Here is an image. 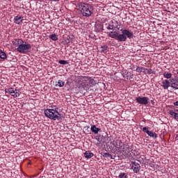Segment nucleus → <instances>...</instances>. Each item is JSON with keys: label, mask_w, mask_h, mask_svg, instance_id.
I'll list each match as a JSON object with an SVG mask.
<instances>
[{"label": "nucleus", "mask_w": 178, "mask_h": 178, "mask_svg": "<svg viewBox=\"0 0 178 178\" xmlns=\"http://www.w3.org/2000/svg\"><path fill=\"white\" fill-rule=\"evenodd\" d=\"M120 31L122 32V34H119L117 31H111L108 33V37L115 38L120 42H124V41H127V38H129L130 40L133 37V32L129 29H121Z\"/></svg>", "instance_id": "1"}, {"label": "nucleus", "mask_w": 178, "mask_h": 178, "mask_svg": "<svg viewBox=\"0 0 178 178\" xmlns=\"http://www.w3.org/2000/svg\"><path fill=\"white\" fill-rule=\"evenodd\" d=\"M12 44L14 47H17L16 51L19 54H27L31 49L30 43L19 38L13 39Z\"/></svg>", "instance_id": "2"}, {"label": "nucleus", "mask_w": 178, "mask_h": 178, "mask_svg": "<svg viewBox=\"0 0 178 178\" xmlns=\"http://www.w3.org/2000/svg\"><path fill=\"white\" fill-rule=\"evenodd\" d=\"M44 115L46 118H48L51 120L59 119V112L58 111V108L55 106H49V108L44 110Z\"/></svg>", "instance_id": "3"}, {"label": "nucleus", "mask_w": 178, "mask_h": 178, "mask_svg": "<svg viewBox=\"0 0 178 178\" xmlns=\"http://www.w3.org/2000/svg\"><path fill=\"white\" fill-rule=\"evenodd\" d=\"M79 9L85 17H90L92 15V6L89 3H81L79 6Z\"/></svg>", "instance_id": "4"}, {"label": "nucleus", "mask_w": 178, "mask_h": 178, "mask_svg": "<svg viewBox=\"0 0 178 178\" xmlns=\"http://www.w3.org/2000/svg\"><path fill=\"white\" fill-rule=\"evenodd\" d=\"M79 88H83V90L90 89V85L88 84V80H87V76H79Z\"/></svg>", "instance_id": "5"}, {"label": "nucleus", "mask_w": 178, "mask_h": 178, "mask_svg": "<svg viewBox=\"0 0 178 178\" xmlns=\"http://www.w3.org/2000/svg\"><path fill=\"white\" fill-rule=\"evenodd\" d=\"M136 101L138 104H140V105H147L149 99L147 97H136Z\"/></svg>", "instance_id": "6"}, {"label": "nucleus", "mask_w": 178, "mask_h": 178, "mask_svg": "<svg viewBox=\"0 0 178 178\" xmlns=\"http://www.w3.org/2000/svg\"><path fill=\"white\" fill-rule=\"evenodd\" d=\"M131 169L133 170L134 173H138V172H140V169H141V166L140 165V164L136 161H131Z\"/></svg>", "instance_id": "7"}, {"label": "nucleus", "mask_w": 178, "mask_h": 178, "mask_svg": "<svg viewBox=\"0 0 178 178\" xmlns=\"http://www.w3.org/2000/svg\"><path fill=\"white\" fill-rule=\"evenodd\" d=\"M107 30H113V29H118V30H120V28L118 27V21H111L107 27Z\"/></svg>", "instance_id": "8"}, {"label": "nucleus", "mask_w": 178, "mask_h": 178, "mask_svg": "<svg viewBox=\"0 0 178 178\" xmlns=\"http://www.w3.org/2000/svg\"><path fill=\"white\" fill-rule=\"evenodd\" d=\"M161 87H163L164 90H168V88L170 87V81L168 79L163 80L161 83Z\"/></svg>", "instance_id": "9"}, {"label": "nucleus", "mask_w": 178, "mask_h": 178, "mask_svg": "<svg viewBox=\"0 0 178 178\" xmlns=\"http://www.w3.org/2000/svg\"><path fill=\"white\" fill-rule=\"evenodd\" d=\"M171 87L175 90H178V77L171 80Z\"/></svg>", "instance_id": "10"}, {"label": "nucleus", "mask_w": 178, "mask_h": 178, "mask_svg": "<svg viewBox=\"0 0 178 178\" xmlns=\"http://www.w3.org/2000/svg\"><path fill=\"white\" fill-rule=\"evenodd\" d=\"M86 80H88V83L89 84V87H94L95 84H97V81L94 80V79L87 76Z\"/></svg>", "instance_id": "11"}, {"label": "nucleus", "mask_w": 178, "mask_h": 178, "mask_svg": "<svg viewBox=\"0 0 178 178\" xmlns=\"http://www.w3.org/2000/svg\"><path fill=\"white\" fill-rule=\"evenodd\" d=\"M23 22V17L22 16H16L14 18V23H15L16 24H20V23Z\"/></svg>", "instance_id": "12"}, {"label": "nucleus", "mask_w": 178, "mask_h": 178, "mask_svg": "<svg viewBox=\"0 0 178 178\" xmlns=\"http://www.w3.org/2000/svg\"><path fill=\"white\" fill-rule=\"evenodd\" d=\"M169 115H170L171 118H172L173 119H175V120H177V122H178V113L173 111V110H170L168 112Z\"/></svg>", "instance_id": "13"}, {"label": "nucleus", "mask_w": 178, "mask_h": 178, "mask_svg": "<svg viewBox=\"0 0 178 178\" xmlns=\"http://www.w3.org/2000/svg\"><path fill=\"white\" fill-rule=\"evenodd\" d=\"M84 156L86 158V159H90V158H92L94 156V153L91 152L90 151H86L84 153Z\"/></svg>", "instance_id": "14"}, {"label": "nucleus", "mask_w": 178, "mask_h": 178, "mask_svg": "<svg viewBox=\"0 0 178 178\" xmlns=\"http://www.w3.org/2000/svg\"><path fill=\"white\" fill-rule=\"evenodd\" d=\"M136 72H137V73H147V68L143 67H137Z\"/></svg>", "instance_id": "15"}, {"label": "nucleus", "mask_w": 178, "mask_h": 178, "mask_svg": "<svg viewBox=\"0 0 178 178\" xmlns=\"http://www.w3.org/2000/svg\"><path fill=\"white\" fill-rule=\"evenodd\" d=\"M90 130L94 134H98L99 131H101V129L97 128V126L92 125L90 128Z\"/></svg>", "instance_id": "16"}, {"label": "nucleus", "mask_w": 178, "mask_h": 178, "mask_svg": "<svg viewBox=\"0 0 178 178\" xmlns=\"http://www.w3.org/2000/svg\"><path fill=\"white\" fill-rule=\"evenodd\" d=\"M12 97H14L15 98H17V97H20V91L15 90L12 92L10 94Z\"/></svg>", "instance_id": "17"}, {"label": "nucleus", "mask_w": 178, "mask_h": 178, "mask_svg": "<svg viewBox=\"0 0 178 178\" xmlns=\"http://www.w3.org/2000/svg\"><path fill=\"white\" fill-rule=\"evenodd\" d=\"M147 134L149 136V137H152V138H156L158 135L155 132H152L151 131H147Z\"/></svg>", "instance_id": "18"}, {"label": "nucleus", "mask_w": 178, "mask_h": 178, "mask_svg": "<svg viewBox=\"0 0 178 178\" xmlns=\"http://www.w3.org/2000/svg\"><path fill=\"white\" fill-rule=\"evenodd\" d=\"M163 77H165V79H172V73L165 72L163 73Z\"/></svg>", "instance_id": "19"}, {"label": "nucleus", "mask_w": 178, "mask_h": 178, "mask_svg": "<svg viewBox=\"0 0 178 178\" xmlns=\"http://www.w3.org/2000/svg\"><path fill=\"white\" fill-rule=\"evenodd\" d=\"M0 58H1V59H3V60L6 59V58H7L6 54L1 49H0Z\"/></svg>", "instance_id": "20"}, {"label": "nucleus", "mask_w": 178, "mask_h": 178, "mask_svg": "<svg viewBox=\"0 0 178 178\" xmlns=\"http://www.w3.org/2000/svg\"><path fill=\"white\" fill-rule=\"evenodd\" d=\"M15 90H13V88H6L5 89V92L6 94H10L12 93L13 91H14Z\"/></svg>", "instance_id": "21"}, {"label": "nucleus", "mask_w": 178, "mask_h": 178, "mask_svg": "<svg viewBox=\"0 0 178 178\" xmlns=\"http://www.w3.org/2000/svg\"><path fill=\"white\" fill-rule=\"evenodd\" d=\"M49 38L53 41H58V36L56 34H52L49 35Z\"/></svg>", "instance_id": "22"}, {"label": "nucleus", "mask_w": 178, "mask_h": 178, "mask_svg": "<svg viewBox=\"0 0 178 178\" xmlns=\"http://www.w3.org/2000/svg\"><path fill=\"white\" fill-rule=\"evenodd\" d=\"M58 87H63L65 86V81H62V80H58V84L56 85Z\"/></svg>", "instance_id": "23"}, {"label": "nucleus", "mask_w": 178, "mask_h": 178, "mask_svg": "<svg viewBox=\"0 0 178 178\" xmlns=\"http://www.w3.org/2000/svg\"><path fill=\"white\" fill-rule=\"evenodd\" d=\"M103 156L105 158H111V159H113V157H112V155L109 153H103Z\"/></svg>", "instance_id": "24"}, {"label": "nucleus", "mask_w": 178, "mask_h": 178, "mask_svg": "<svg viewBox=\"0 0 178 178\" xmlns=\"http://www.w3.org/2000/svg\"><path fill=\"white\" fill-rule=\"evenodd\" d=\"M146 74H154V70L152 69H147L146 68V72H145Z\"/></svg>", "instance_id": "25"}, {"label": "nucleus", "mask_w": 178, "mask_h": 178, "mask_svg": "<svg viewBox=\"0 0 178 178\" xmlns=\"http://www.w3.org/2000/svg\"><path fill=\"white\" fill-rule=\"evenodd\" d=\"M58 63H60V65H69V62L65 60H60Z\"/></svg>", "instance_id": "26"}, {"label": "nucleus", "mask_w": 178, "mask_h": 178, "mask_svg": "<svg viewBox=\"0 0 178 178\" xmlns=\"http://www.w3.org/2000/svg\"><path fill=\"white\" fill-rule=\"evenodd\" d=\"M119 178H127V175L124 172H121L119 176Z\"/></svg>", "instance_id": "27"}, {"label": "nucleus", "mask_w": 178, "mask_h": 178, "mask_svg": "<svg viewBox=\"0 0 178 178\" xmlns=\"http://www.w3.org/2000/svg\"><path fill=\"white\" fill-rule=\"evenodd\" d=\"M121 149L122 151H123V152H127V149H129V146L124 145L122 149Z\"/></svg>", "instance_id": "28"}, {"label": "nucleus", "mask_w": 178, "mask_h": 178, "mask_svg": "<svg viewBox=\"0 0 178 178\" xmlns=\"http://www.w3.org/2000/svg\"><path fill=\"white\" fill-rule=\"evenodd\" d=\"M143 131H145V133H147V131H149L148 130V127H145L143 128Z\"/></svg>", "instance_id": "29"}, {"label": "nucleus", "mask_w": 178, "mask_h": 178, "mask_svg": "<svg viewBox=\"0 0 178 178\" xmlns=\"http://www.w3.org/2000/svg\"><path fill=\"white\" fill-rule=\"evenodd\" d=\"M174 105H175V106H178V101L174 102Z\"/></svg>", "instance_id": "30"}, {"label": "nucleus", "mask_w": 178, "mask_h": 178, "mask_svg": "<svg viewBox=\"0 0 178 178\" xmlns=\"http://www.w3.org/2000/svg\"><path fill=\"white\" fill-rule=\"evenodd\" d=\"M175 112H178V109H175Z\"/></svg>", "instance_id": "31"}, {"label": "nucleus", "mask_w": 178, "mask_h": 178, "mask_svg": "<svg viewBox=\"0 0 178 178\" xmlns=\"http://www.w3.org/2000/svg\"><path fill=\"white\" fill-rule=\"evenodd\" d=\"M28 165H31V162L28 163Z\"/></svg>", "instance_id": "32"}, {"label": "nucleus", "mask_w": 178, "mask_h": 178, "mask_svg": "<svg viewBox=\"0 0 178 178\" xmlns=\"http://www.w3.org/2000/svg\"><path fill=\"white\" fill-rule=\"evenodd\" d=\"M177 73L178 74V70H177Z\"/></svg>", "instance_id": "33"}, {"label": "nucleus", "mask_w": 178, "mask_h": 178, "mask_svg": "<svg viewBox=\"0 0 178 178\" xmlns=\"http://www.w3.org/2000/svg\"><path fill=\"white\" fill-rule=\"evenodd\" d=\"M174 76H176V74H174Z\"/></svg>", "instance_id": "34"}, {"label": "nucleus", "mask_w": 178, "mask_h": 178, "mask_svg": "<svg viewBox=\"0 0 178 178\" xmlns=\"http://www.w3.org/2000/svg\"><path fill=\"white\" fill-rule=\"evenodd\" d=\"M65 1H67V0H65Z\"/></svg>", "instance_id": "35"}]
</instances>
